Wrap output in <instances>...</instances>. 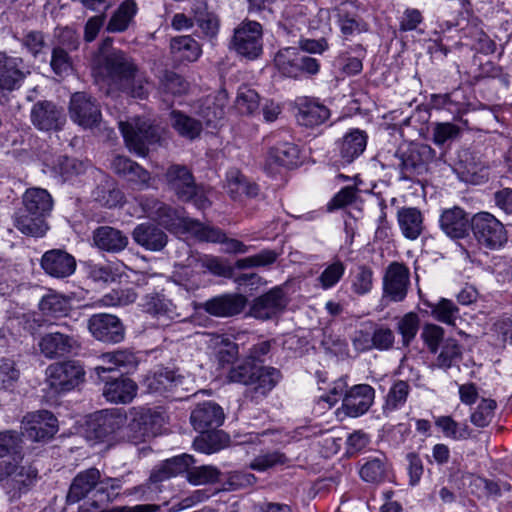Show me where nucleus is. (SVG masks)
<instances>
[{
    "label": "nucleus",
    "instance_id": "58",
    "mask_svg": "<svg viewBox=\"0 0 512 512\" xmlns=\"http://www.w3.org/2000/svg\"><path fill=\"white\" fill-rule=\"evenodd\" d=\"M53 38V47H60L65 51L73 52L80 46V36L76 29L70 26L56 27Z\"/></svg>",
    "mask_w": 512,
    "mask_h": 512
},
{
    "label": "nucleus",
    "instance_id": "53",
    "mask_svg": "<svg viewBox=\"0 0 512 512\" xmlns=\"http://www.w3.org/2000/svg\"><path fill=\"white\" fill-rule=\"evenodd\" d=\"M279 256L280 252L276 250L263 249L257 254L236 260L234 268L244 270L270 267L277 261Z\"/></svg>",
    "mask_w": 512,
    "mask_h": 512
},
{
    "label": "nucleus",
    "instance_id": "10",
    "mask_svg": "<svg viewBox=\"0 0 512 512\" xmlns=\"http://www.w3.org/2000/svg\"><path fill=\"white\" fill-rule=\"evenodd\" d=\"M471 229L478 244L488 249H497L507 241L503 224L488 212L475 214L471 219Z\"/></svg>",
    "mask_w": 512,
    "mask_h": 512
},
{
    "label": "nucleus",
    "instance_id": "13",
    "mask_svg": "<svg viewBox=\"0 0 512 512\" xmlns=\"http://www.w3.org/2000/svg\"><path fill=\"white\" fill-rule=\"evenodd\" d=\"M87 328L93 338L103 343L117 344L125 338V326L116 315L93 314L87 321Z\"/></svg>",
    "mask_w": 512,
    "mask_h": 512
},
{
    "label": "nucleus",
    "instance_id": "11",
    "mask_svg": "<svg viewBox=\"0 0 512 512\" xmlns=\"http://www.w3.org/2000/svg\"><path fill=\"white\" fill-rule=\"evenodd\" d=\"M368 135L364 130L353 128L335 141L331 160L337 167L352 164L365 151Z\"/></svg>",
    "mask_w": 512,
    "mask_h": 512
},
{
    "label": "nucleus",
    "instance_id": "39",
    "mask_svg": "<svg viewBox=\"0 0 512 512\" xmlns=\"http://www.w3.org/2000/svg\"><path fill=\"white\" fill-rule=\"evenodd\" d=\"M24 212L47 217L53 208V200L47 190L42 188H29L22 197Z\"/></svg>",
    "mask_w": 512,
    "mask_h": 512
},
{
    "label": "nucleus",
    "instance_id": "48",
    "mask_svg": "<svg viewBox=\"0 0 512 512\" xmlns=\"http://www.w3.org/2000/svg\"><path fill=\"white\" fill-rule=\"evenodd\" d=\"M92 196L100 205L113 208L118 206L123 201V193L118 189L115 181L111 178L105 177L93 190Z\"/></svg>",
    "mask_w": 512,
    "mask_h": 512
},
{
    "label": "nucleus",
    "instance_id": "34",
    "mask_svg": "<svg viewBox=\"0 0 512 512\" xmlns=\"http://www.w3.org/2000/svg\"><path fill=\"white\" fill-rule=\"evenodd\" d=\"M138 5L134 0H124L111 14L105 31L108 33H123L134 23Z\"/></svg>",
    "mask_w": 512,
    "mask_h": 512
},
{
    "label": "nucleus",
    "instance_id": "45",
    "mask_svg": "<svg viewBox=\"0 0 512 512\" xmlns=\"http://www.w3.org/2000/svg\"><path fill=\"white\" fill-rule=\"evenodd\" d=\"M14 225L23 234L33 237H42L48 230L46 217L24 212L21 208L14 214Z\"/></svg>",
    "mask_w": 512,
    "mask_h": 512
},
{
    "label": "nucleus",
    "instance_id": "54",
    "mask_svg": "<svg viewBox=\"0 0 512 512\" xmlns=\"http://www.w3.org/2000/svg\"><path fill=\"white\" fill-rule=\"evenodd\" d=\"M425 305L431 309L434 319L447 325L454 326L459 318V309L452 300L441 298L437 303L425 302Z\"/></svg>",
    "mask_w": 512,
    "mask_h": 512
},
{
    "label": "nucleus",
    "instance_id": "1",
    "mask_svg": "<svg viewBox=\"0 0 512 512\" xmlns=\"http://www.w3.org/2000/svg\"><path fill=\"white\" fill-rule=\"evenodd\" d=\"M99 68L108 81L132 98L146 99L150 84L134 58L120 49H112L100 61Z\"/></svg>",
    "mask_w": 512,
    "mask_h": 512
},
{
    "label": "nucleus",
    "instance_id": "8",
    "mask_svg": "<svg viewBox=\"0 0 512 512\" xmlns=\"http://www.w3.org/2000/svg\"><path fill=\"white\" fill-rule=\"evenodd\" d=\"M263 28L253 20L245 19L233 31L229 49L249 60L258 58L263 51Z\"/></svg>",
    "mask_w": 512,
    "mask_h": 512
},
{
    "label": "nucleus",
    "instance_id": "12",
    "mask_svg": "<svg viewBox=\"0 0 512 512\" xmlns=\"http://www.w3.org/2000/svg\"><path fill=\"white\" fill-rule=\"evenodd\" d=\"M33 126L43 132H57L66 123L64 108L50 100H39L33 104L30 111Z\"/></svg>",
    "mask_w": 512,
    "mask_h": 512
},
{
    "label": "nucleus",
    "instance_id": "6",
    "mask_svg": "<svg viewBox=\"0 0 512 512\" xmlns=\"http://www.w3.org/2000/svg\"><path fill=\"white\" fill-rule=\"evenodd\" d=\"M274 64L282 76L295 80L312 78L321 67L318 59L304 54L297 47L280 49L274 57Z\"/></svg>",
    "mask_w": 512,
    "mask_h": 512
},
{
    "label": "nucleus",
    "instance_id": "52",
    "mask_svg": "<svg viewBox=\"0 0 512 512\" xmlns=\"http://www.w3.org/2000/svg\"><path fill=\"white\" fill-rule=\"evenodd\" d=\"M11 457L14 461L23 458V440L14 430L0 432V458Z\"/></svg>",
    "mask_w": 512,
    "mask_h": 512
},
{
    "label": "nucleus",
    "instance_id": "41",
    "mask_svg": "<svg viewBox=\"0 0 512 512\" xmlns=\"http://www.w3.org/2000/svg\"><path fill=\"white\" fill-rule=\"evenodd\" d=\"M106 366H97L95 371L99 377L104 373H111L116 370L124 369L126 372L134 369L138 364L136 355L129 350H117L108 352L102 356Z\"/></svg>",
    "mask_w": 512,
    "mask_h": 512
},
{
    "label": "nucleus",
    "instance_id": "5",
    "mask_svg": "<svg viewBox=\"0 0 512 512\" xmlns=\"http://www.w3.org/2000/svg\"><path fill=\"white\" fill-rule=\"evenodd\" d=\"M169 189L180 201L192 202L198 209L210 207L211 202L206 196L205 188L198 185L191 170L180 164L171 165L165 174Z\"/></svg>",
    "mask_w": 512,
    "mask_h": 512
},
{
    "label": "nucleus",
    "instance_id": "37",
    "mask_svg": "<svg viewBox=\"0 0 512 512\" xmlns=\"http://www.w3.org/2000/svg\"><path fill=\"white\" fill-rule=\"evenodd\" d=\"M140 306L143 312L157 319L163 318L172 320L178 316L176 306L170 299L161 293L146 294L141 299Z\"/></svg>",
    "mask_w": 512,
    "mask_h": 512
},
{
    "label": "nucleus",
    "instance_id": "62",
    "mask_svg": "<svg viewBox=\"0 0 512 512\" xmlns=\"http://www.w3.org/2000/svg\"><path fill=\"white\" fill-rule=\"evenodd\" d=\"M70 53L60 47H52L50 67L55 75L65 77L72 73L73 59Z\"/></svg>",
    "mask_w": 512,
    "mask_h": 512
},
{
    "label": "nucleus",
    "instance_id": "56",
    "mask_svg": "<svg viewBox=\"0 0 512 512\" xmlns=\"http://www.w3.org/2000/svg\"><path fill=\"white\" fill-rule=\"evenodd\" d=\"M435 425L441 429L446 437L454 440L468 439L471 435V430L466 423H458L450 416L438 417Z\"/></svg>",
    "mask_w": 512,
    "mask_h": 512
},
{
    "label": "nucleus",
    "instance_id": "24",
    "mask_svg": "<svg viewBox=\"0 0 512 512\" xmlns=\"http://www.w3.org/2000/svg\"><path fill=\"white\" fill-rule=\"evenodd\" d=\"M38 469L31 463L10 464L9 479L7 480L8 493L12 498H19L27 493L36 483Z\"/></svg>",
    "mask_w": 512,
    "mask_h": 512
},
{
    "label": "nucleus",
    "instance_id": "25",
    "mask_svg": "<svg viewBox=\"0 0 512 512\" xmlns=\"http://www.w3.org/2000/svg\"><path fill=\"white\" fill-rule=\"evenodd\" d=\"M297 122L305 127H316L325 123L330 117V110L318 99L299 97L296 100Z\"/></svg>",
    "mask_w": 512,
    "mask_h": 512
},
{
    "label": "nucleus",
    "instance_id": "36",
    "mask_svg": "<svg viewBox=\"0 0 512 512\" xmlns=\"http://www.w3.org/2000/svg\"><path fill=\"white\" fill-rule=\"evenodd\" d=\"M45 320L35 312L13 313L6 322L5 327L15 337L26 334L35 335L44 325Z\"/></svg>",
    "mask_w": 512,
    "mask_h": 512
},
{
    "label": "nucleus",
    "instance_id": "51",
    "mask_svg": "<svg viewBox=\"0 0 512 512\" xmlns=\"http://www.w3.org/2000/svg\"><path fill=\"white\" fill-rule=\"evenodd\" d=\"M183 224L185 229L200 241L221 243L226 240V235L220 228L205 225L194 219H186Z\"/></svg>",
    "mask_w": 512,
    "mask_h": 512
},
{
    "label": "nucleus",
    "instance_id": "55",
    "mask_svg": "<svg viewBox=\"0 0 512 512\" xmlns=\"http://www.w3.org/2000/svg\"><path fill=\"white\" fill-rule=\"evenodd\" d=\"M439 349L440 353L438 354L435 363L439 368L449 369L461 359V347L457 340L453 338H446Z\"/></svg>",
    "mask_w": 512,
    "mask_h": 512
},
{
    "label": "nucleus",
    "instance_id": "23",
    "mask_svg": "<svg viewBox=\"0 0 512 512\" xmlns=\"http://www.w3.org/2000/svg\"><path fill=\"white\" fill-rule=\"evenodd\" d=\"M40 264L46 274L57 279L71 276L76 269L75 258L62 249L46 251L41 258Z\"/></svg>",
    "mask_w": 512,
    "mask_h": 512
},
{
    "label": "nucleus",
    "instance_id": "19",
    "mask_svg": "<svg viewBox=\"0 0 512 512\" xmlns=\"http://www.w3.org/2000/svg\"><path fill=\"white\" fill-rule=\"evenodd\" d=\"M247 301L246 296L240 293H225L206 300L201 308L214 317L229 318L242 313Z\"/></svg>",
    "mask_w": 512,
    "mask_h": 512
},
{
    "label": "nucleus",
    "instance_id": "49",
    "mask_svg": "<svg viewBox=\"0 0 512 512\" xmlns=\"http://www.w3.org/2000/svg\"><path fill=\"white\" fill-rule=\"evenodd\" d=\"M170 49L176 58L188 62L196 61L202 53L200 44L190 35L172 38Z\"/></svg>",
    "mask_w": 512,
    "mask_h": 512
},
{
    "label": "nucleus",
    "instance_id": "42",
    "mask_svg": "<svg viewBox=\"0 0 512 512\" xmlns=\"http://www.w3.org/2000/svg\"><path fill=\"white\" fill-rule=\"evenodd\" d=\"M397 220L402 234L407 239L415 240L423 232V215L418 208L403 207L399 209Z\"/></svg>",
    "mask_w": 512,
    "mask_h": 512
},
{
    "label": "nucleus",
    "instance_id": "15",
    "mask_svg": "<svg viewBox=\"0 0 512 512\" xmlns=\"http://www.w3.org/2000/svg\"><path fill=\"white\" fill-rule=\"evenodd\" d=\"M70 118L83 128H93L101 120L100 106L96 99L85 92H76L69 103Z\"/></svg>",
    "mask_w": 512,
    "mask_h": 512
},
{
    "label": "nucleus",
    "instance_id": "57",
    "mask_svg": "<svg viewBox=\"0 0 512 512\" xmlns=\"http://www.w3.org/2000/svg\"><path fill=\"white\" fill-rule=\"evenodd\" d=\"M288 457L279 450L268 451L256 456L249 464V468L258 472H265L276 466L285 465Z\"/></svg>",
    "mask_w": 512,
    "mask_h": 512
},
{
    "label": "nucleus",
    "instance_id": "40",
    "mask_svg": "<svg viewBox=\"0 0 512 512\" xmlns=\"http://www.w3.org/2000/svg\"><path fill=\"white\" fill-rule=\"evenodd\" d=\"M39 309L43 316L53 319L72 318L76 313L70 299L58 293L43 296L39 302Z\"/></svg>",
    "mask_w": 512,
    "mask_h": 512
},
{
    "label": "nucleus",
    "instance_id": "64",
    "mask_svg": "<svg viewBox=\"0 0 512 512\" xmlns=\"http://www.w3.org/2000/svg\"><path fill=\"white\" fill-rule=\"evenodd\" d=\"M236 107L241 114H253L260 104L258 93L247 86H241L238 89L236 97Z\"/></svg>",
    "mask_w": 512,
    "mask_h": 512
},
{
    "label": "nucleus",
    "instance_id": "32",
    "mask_svg": "<svg viewBox=\"0 0 512 512\" xmlns=\"http://www.w3.org/2000/svg\"><path fill=\"white\" fill-rule=\"evenodd\" d=\"M94 245L105 252L119 253L128 243V237L119 229L111 226H99L93 231Z\"/></svg>",
    "mask_w": 512,
    "mask_h": 512
},
{
    "label": "nucleus",
    "instance_id": "17",
    "mask_svg": "<svg viewBox=\"0 0 512 512\" xmlns=\"http://www.w3.org/2000/svg\"><path fill=\"white\" fill-rule=\"evenodd\" d=\"M125 422L126 415L121 409L101 410L89 420L88 432L94 439L103 441L116 432H120Z\"/></svg>",
    "mask_w": 512,
    "mask_h": 512
},
{
    "label": "nucleus",
    "instance_id": "35",
    "mask_svg": "<svg viewBox=\"0 0 512 512\" xmlns=\"http://www.w3.org/2000/svg\"><path fill=\"white\" fill-rule=\"evenodd\" d=\"M190 461L191 455L185 453L162 461L152 469L149 482L159 484L184 473Z\"/></svg>",
    "mask_w": 512,
    "mask_h": 512
},
{
    "label": "nucleus",
    "instance_id": "7",
    "mask_svg": "<svg viewBox=\"0 0 512 512\" xmlns=\"http://www.w3.org/2000/svg\"><path fill=\"white\" fill-rule=\"evenodd\" d=\"M119 129L127 147L139 156H146L150 147L158 144L161 138L159 128L140 117L120 121Z\"/></svg>",
    "mask_w": 512,
    "mask_h": 512
},
{
    "label": "nucleus",
    "instance_id": "22",
    "mask_svg": "<svg viewBox=\"0 0 512 512\" xmlns=\"http://www.w3.org/2000/svg\"><path fill=\"white\" fill-rule=\"evenodd\" d=\"M375 390L368 384H357L349 388L342 402V410L349 417L364 415L372 406Z\"/></svg>",
    "mask_w": 512,
    "mask_h": 512
},
{
    "label": "nucleus",
    "instance_id": "14",
    "mask_svg": "<svg viewBox=\"0 0 512 512\" xmlns=\"http://www.w3.org/2000/svg\"><path fill=\"white\" fill-rule=\"evenodd\" d=\"M57 418L47 410L28 413L22 420V434L40 442L51 439L58 431Z\"/></svg>",
    "mask_w": 512,
    "mask_h": 512
},
{
    "label": "nucleus",
    "instance_id": "43",
    "mask_svg": "<svg viewBox=\"0 0 512 512\" xmlns=\"http://www.w3.org/2000/svg\"><path fill=\"white\" fill-rule=\"evenodd\" d=\"M226 191L233 200H240L243 196L249 198L258 195V186L248 179L237 169H231L226 175Z\"/></svg>",
    "mask_w": 512,
    "mask_h": 512
},
{
    "label": "nucleus",
    "instance_id": "20",
    "mask_svg": "<svg viewBox=\"0 0 512 512\" xmlns=\"http://www.w3.org/2000/svg\"><path fill=\"white\" fill-rule=\"evenodd\" d=\"M79 347V341L73 334L62 331L46 333L39 341L41 353L49 359L64 357L73 353Z\"/></svg>",
    "mask_w": 512,
    "mask_h": 512
},
{
    "label": "nucleus",
    "instance_id": "26",
    "mask_svg": "<svg viewBox=\"0 0 512 512\" xmlns=\"http://www.w3.org/2000/svg\"><path fill=\"white\" fill-rule=\"evenodd\" d=\"M224 418L221 406L212 401L198 404L190 415L191 424L197 431L219 428L223 424Z\"/></svg>",
    "mask_w": 512,
    "mask_h": 512
},
{
    "label": "nucleus",
    "instance_id": "60",
    "mask_svg": "<svg viewBox=\"0 0 512 512\" xmlns=\"http://www.w3.org/2000/svg\"><path fill=\"white\" fill-rule=\"evenodd\" d=\"M345 270V264L341 260L336 259L325 267V269L318 276L317 281L322 289H331L336 286L342 279Z\"/></svg>",
    "mask_w": 512,
    "mask_h": 512
},
{
    "label": "nucleus",
    "instance_id": "16",
    "mask_svg": "<svg viewBox=\"0 0 512 512\" xmlns=\"http://www.w3.org/2000/svg\"><path fill=\"white\" fill-rule=\"evenodd\" d=\"M410 285V271L403 263L392 262L383 277V299L392 302L403 301Z\"/></svg>",
    "mask_w": 512,
    "mask_h": 512
},
{
    "label": "nucleus",
    "instance_id": "33",
    "mask_svg": "<svg viewBox=\"0 0 512 512\" xmlns=\"http://www.w3.org/2000/svg\"><path fill=\"white\" fill-rule=\"evenodd\" d=\"M183 384V377L173 370L162 368L146 376L144 385L149 393L165 395L172 393Z\"/></svg>",
    "mask_w": 512,
    "mask_h": 512
},
{
    "label": "nucleus",
    "instance_id": "38",
    "mask_svg": "<svg viewBox=\"0 0 512 512\" xmlns=\"http://www.w3.org/2000/svg\"><path fill=\"white\" fill-rule=\"evenodd\" d=\"M359 475L367 483L380 484L388 479L390 465L387 457L379 453L376 456H370L363 459Z\"/></svg>",
    "mask_w": 512,
    "mask_h": 512
},
{
    "label": "nucleus",
    "instance_id": "30",
    "mask_svg": "<svg viewBox=\"0 0 512 512\" xmlns=\"http://www.w3.org/2000/svg\"><path fill=\"white\" fill-rule=\"evenodd\" d=\"M441 230L452 239H461L468 234L471 220L468 214L460 207L444 210L439 219Z\"/></svg>",
    "mask_w": 512,
    "mask_h": 512
},
{
    "label": "nucleus",
    "instance_id": "44",
    "mask_svg": "<svg viewBox=\"0 0 512 512\" xmlns=\"http://www.w3.org/2000/svg\"><path fill=\"white\" fill-rule=\"evenodd\" d=\"M198 432L200 435L194 439L193 447L202 453H216L225 448L230 441L229 435L218 428Z\"/></svg>",
    "mask_w": 512,
    "mask_h": 512
},
{
    "label": "nucleus",
    "instance_id": "27",
    "mask_svg": "<svg viewBox=\"0 0 512 512\" xmlns=\"http://www.w3.org/2000/svg\"><path fill=\"white\" fill-rule=\"evenodd\" d=\"M134 242L152 252L162 251L168 243V235L156 224L146 222L138 224L132 231Z\"/></svg>",
    "mask_w": 512,
    "mask_h": 512
},
{
    "label": "nucleus",
    "instance_id": "61",
    "mask_svg": "<svg viewBox=\"0 0 512 512\" xmlns=\"http://www.w3.org/2000/svg\"><path fill=\"white\" fill-rule=\"evenodd\" d=\"M205 10V2H202L197 8H193L195 20L202 32L209 38H213L219 31V19L215 14L205 12Z\"/></svg>",
    "mask_w": 512,
    "mask_h": 512
},
{
    "label": "nucleus",
    "instance_id": "9",
    "mask_svg": "<svg viewBox=\"0 0 512 512\" xmlns=\"http://www.w3.org/2000/svg\"><path fill=\"white\" fill-rule=\"evenodd\" d=\"M84 377L83 366L74 360L53 363L46 369V383L57 394L75 389L84 381Z\"/></svg>",
    "mask_w": 512,
    "mask_h": 512
},
{
    "label": "nucleus",
    "instance_id": "63",
    "mask_svg": "<svg viewBox=\"0 0 512 512\" xmlns=\"http://www.w3.org/2000/svg\"><path fill=\"white\" fill-rule=\"evenodd\" d=\"M188 82L174 71L165 70L160 76V89L171 95H181L188 90Z\"/></svg>",
    "mask_w": 512,
    "mask_h": 512
},
{
    "label": "nucleus",
    "instance_id": "50",
    "mask_svg": "<svg viewBox=\"0 0 512 512\" xmlns=\"http://www.w3.org/2000/svg\"><path fill=\"white\" fill-rule=\"evenodd\" d=\"M194 463L195 460L193 456H191L188 468L184 471V473H186V479L190 484L198 486L219 481L221 472L217 467L212 465L194 466Z\"/></svg>",
    "mask_w": 512,
    "mask_h": 512
},
{
    "label": "nucleus",
    "instance_id": "28",
    "mask_svg": "<svg viewBox=\"0 0 512 512\" xmlns=\"http://www.w3.org/2000/svg\"><path fill=\"white\" fill-rule=\"evenodd\" d=\"M111 169L137 188L147 187L151 179L150 173L128 157L117 155L111 162Z\"/></svg>",
    "mask_w": 512,
    "mask_h": 512
},
{
    "label": "nucleus",
    "instance_id": "59",
    "mask_svg": "<svg viewBox=\"0 0 512 512\" xmlns=\"http://www.w3.org/2000/svg\"><path fill=\"white\" fill-rule=\"evenodd\" d=\"M198 113L203 125L216 128L225 116L224 105L208 99L200 106Z\"/></svg>",
    "mask_w": 512,
    "mask_h": 512
},
{
    "label": "nucleus",
    "instance_id": "46",
    "mask_svg": "<svg viewBox=\"0 0 512 512\" xmlns=\"http://www.w3.org/2000/svg\"><path fill=\"white\" fill-rule=\"evenodd\" d=\"M170 122L173 129L183 138L194 140L202 132L201 120L195 119L181 111L173 110L170 113Z\"/></svg>",
    "mask_w": 512,
    "mask_h": 512
},
{
    "label": "nucleus",
    "instance_id": "31",
    "mask_svg": "<svg viewBox=\"0 0 512 512\" xmlns=\"http://www.w3.org/2000/svg\"><path fill=\"white\" fill-rule=\"evenodd\" d=\"M101 473L95 468L91 467L79 472L71 482L66 501L69 504H74L84 499L89 492L96 488L100 483Z\"/></svg>",
    "mask_w": 512,
    "mask_h": 512
},
{
    "label": "nucleus",
    "instance_id": "29",
    "mask_svg": "<svg viewBox=\"0 0 512 512\" xmlns=\"http://www.w3.org/2000/svg\"><path fill=\"white\" fill-rule=\"evenodd\" d=\"M105 382L103 389L104 397L113 403H129L137 393V385L130 378L124 377H100Z\"/></svg>",
    "mask_w": 512,
    "mask_h": 512
},
{
    "label": "nucleus",
    "instance_id": "3",
    "mask_svg": "<svg viewBox=\"0 0 512 512\" xmlns=\"http://www.w3.org/2000/svg\"><path fill=\"white\" fill-rule=\"evenodd\" d=\"M126 415V422L120 429V439L138 445L155 436L164 424L162 412L146 408L133 407Z\"/></svg>",
    "mask_w": 512,
    "mask_h": 512
},
{
    "label": "nucleus",
    "instance_id": "21",
    "mask_svg": "<svg viewBox=\"0 0 512 512\" xmlns=\"http://www.w3.org/2000/svg\"><path fill=\"white\" fill-rule=\"evenodd\" d=\"M29 73L22 58L0 53V91L11 92L19 89Z\"/></svg>",
    "mask_w": 512,
    "mask_h": 512
},
{
    "label": "nucleus",
    "instance_id": "4",
    "mask_svg": "<svg viewBox=\"0 0 512 512\" xmlns=\"http://www.w3.org/2000/svg\"><path fill=\"white\" fill-rule=\"evenodd\" d=\"M394 157L398 160L395 168L399 171V180L413 182L427 173L436 152L427 144L412 142L399 146Z\"/></svg>",
    "mask_w": 512,
    "mask_h": 512
},
{
    "label": "nucleus",
    "instance_id": "18",
    "mask_svg": "<svg viewBox=\"0 0 512 512\" xmlns=\"http://www.w3.org/2000/svg\"><path fill=\"white\" fill-rule=\"evenodd\" d=\"M288 301L284 289L276 286L253 300L250 315L260 320L271 319L286 308Z\"/></svg>",
    "mask_w": 512,
    "mask_h": 512
},
{
    "label": "nucleus",
    "instance_id": "47",
    "mask_svg": "<svg viewBox=\"0 0 512 512\" xmlns=\"http://www.w3.org/2000/svg\"><path fill=\"white\" fill-rule=\"evenodd\" d=\"M267 161L269 164L293 168L299 163V149L290 142H280L270 148Z\"/></svg>",
    "mask_w": 512,
    "mask_h": 512
},
{
    "label": "nucleus",
    "instance_id": "2",
    "mask_svg": "<svg viewBox=\"0 0 512 512\" xmlns=\"http://www.w3.org/2000/svg\"><path fill=\"white\" fill-rule=\"evenodd\" d=\"M227 378L230 382L246 385L245 398L259 403L276 387L282 373L275 367L257 365L247 358L232 365Z\"/></svg>",
    "mask_w": 512,
    "mask_h": 512
}]
</instances>
